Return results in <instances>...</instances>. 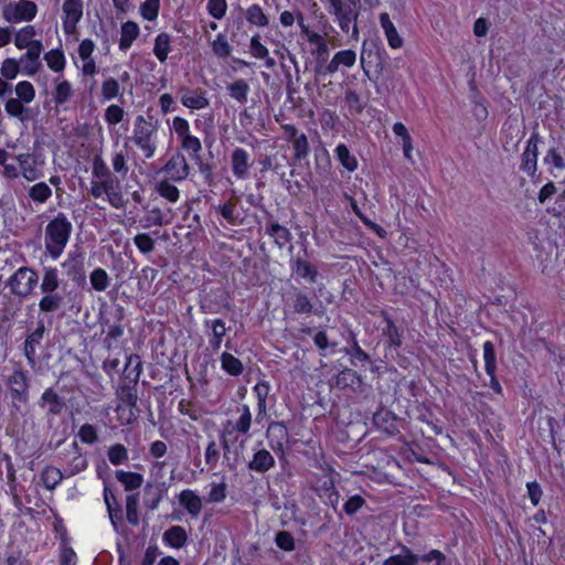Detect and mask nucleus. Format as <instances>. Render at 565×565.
<instances>
[{"label":"nucleus","instance_id":"nucleus-1","mask_svg":"<svg viewBox=\"0 0 565 565\" xmlns=\"http://www.w3.org/2000/svg\"><path fill=\"white\" fill-rule=\"evenodd\" d=\"M73 233V223L68 216L58 212L44 227V253L52 260H57L64 253Z\"/></svg>","mask_w":565,"mask_h":565},{"label":"nucleus","instance_id":"nucleus-2","mask_svg":"<svg viewBox=\"0 0 565 565\" xmlns=\"http://www.w3.org/2000/svg\"><path fill=\"white\" fill-rule=\"evenodd\" d=\"M236 418H230L222 425L221 443L225 450L244 448L252 427V412L248 405L242 404L235 409Z\"/></svg>","mask_w":565,"mask_h":565},{"label":"nucleus","instance_id":"nucleus-3","mask_svg":"<svg viewBox=\"0 0 565 565\" xmlns=\"http://www.w3.org/2000/svg\"><path fill=\"white\" fill-rule=\"evenodd\" d=\"M132 141L141 150L146 159L154 157L157 151V128L143 116L135 120Z\"/></svg>","mask_w":565,"mask_h":565},{"label":"nucleus","instance_id":"nucleus-4","mask_svg":"<svg viewBox=\"0 0 565 565\" xmlns=\"http://www.w3.org/2000/svg\"><path fill=\"white\" fill-rule=\"evenodd\" d=\"M38 6L31 0L9 1L2 7V18L9 24L31 22L38 14Z\"/></svg>","mask_w":565,"mask_h":565},{"label":"nucleus","instance_id":"nucleus-5","mask_svg":"<svg viewBox=\"0 0 565 565\" xmlns=\"http://www.w3.org/2000/svg\"><path fill=\"white\" fill-rule=\"evenodd\" d=\"M39 274L31 267H20L8 280L11 294L20 298L30 296L39 284Z\"/></svg>","mask_w":565,"mask_h":565},{"label":"nucleus","instance_id":"nucleus-6","mask_svg":"<svg viewBox=\"0 0 565 565\" xmlns=\"http://www.w3.org/2000/svg\"><path fill=\"white\" fill-rule=\"evenodd\" d=\"M62 29L66 35H73L77 31V25L83 18V0H65L62 6Z\"/></svg>","mask_w":565,"mask_h":565},{"label":"nucleus","instance_id":"nucleus-7","mask_svg":"<svg viewBox=\"0 0 565 565\" xmlns=\"http://www.w3.org/2000/svg\"><path fill=\"white\" fill-rule=\"evenodd\" d=\"M15 161L19 163L23 179L33 182L43 177V161L39 160L30 152H23L15 156Z\"/></svg>","mask_w":565,"mask_h":565},{"label":"nucleus","instance_id":"nucleus-8","mask_svg":"<svg viewBox=\"0 0 565 565\" xmlns=\"http://www.w3.org/2000/svg\"><path fill=\"white\" fill-rule=\"evenodd\" d=\"M356 62V53L351 49L338 51L332 58L324 65L320 66V73L323 75L334 74L342 68H351Z\"/></svg>","mask_w":565,"mask_h":565},{"label":"nucleus","instance_id":"nucleus-9","mask_svg":"<svg viewBox=\"0 0 565 565\" xmlns=\"http://www.w3.org/2000/svg\"><path fill=\"white\" fill-rule=\"evenodd\" d=\"M179 95L181 104L190 110H201L210 106L206 92L201 88L181 87Z\"/></svg>","mask_w":565,"mask_h":565},{"label":"nucleus","instance_id":"nucleus-10","mask_svg":"<svg viewBox=\"0 0 565 565\" xmlns=\"http://www.w3.org/2000/svg\"><path fill=\"white\" fill-rule=\"evenodd\" d=\"M162 171L167 174L166 179L172 180L173 182H181L188 178L190 167L182 153H175L168 160Z\"/></svg>","mask_w":565,"mask_h":565},{"label":"nucleus","instance_id":"nucleus-11","mask_svg":"<svg viewBox=\"0 0 565 565\" xmlns=\"http://www.w3.org/2000/svg\"><path fill=\"white\" fill-rule=\"evenodd\" d=\"M539 156V136L533 134L526 141V147L522 153L520 169L527 175H534L537 168Z\"/></svg>","mask_w":565,"mask_h":565},{"label":"nucleus","instance_id":"nucleus-12","mask_svg":"<svg viewBox=\"0 0 565 565\" xmlns=\"http://www.w3.org/2000/svg\"><path fill=\"white\" fill-rule=\"evenodd\" d=\"M95 43L90 39L83 40L78 45V57L81 60V71L85 76H94L97 73V65L93 57Z\"/></svg>","mask_w":565,"mask_h":565},{"label":"nucleus","instance_id":"nucleus-13","mask_svg":"<svg viewBox=\"0 0 565 565\" xmlns=\"http://www.w3.org/2000/svg\"><path fill=\"white\" fill-rule=\"evenodd\" d=\"M252 160L244 148H235L231 154V168L237 180H246L249 177Z\"/></svg>","mask_w":565,"mask_h":565},{"label":"nucleus","instance_id":"nucleus-14","mask_svg":"<svg viewBox=\"0 0 565 565\" xmlns=\"http://www.w3.org/2000/svg\"><path fill=\"white\" fill-rule=\"evenodd\" d=\"M74 95L73 84L64 75H57L53 79L52 102L55 106H63L70 103Z\"/></svg>","mask_w":565,"mask_h":565},{"label":"nucleus","instance_id":"nucleus-15","mask_svg":"<svg viewBox=\"0 0 565 565\" xmlns=\"http://www.w3.org/2000/svg\"><path fill=\"white\" fill-rule=\"evenodd\" d=\"M99 181L104 188L107 202L115 209H124L127 200L121 192L119 182L114 175L100 179Z\"/></svg>","mask_w":565,"mask_h":565},{"label":"nucleus","instance_id":"nucleus-16","mask_svg":"<svg viewBox=\"0 0 565 565\" xmlns=\"http://www.w3.org/2000/svg\"><path fill=\"white\" fill-rule=\"evenodd\" d=\"M207 332L209 347L213 352H217L221 349L223 339L226 334V326L222 319H207L204 321Z\"/></svg>","mask_w":565,"mask_h":565},{"label":"nucleus","instance_id":"nucleus-17","mask_svg":"<svg viewBox=\"0 0 565 565\" xmlns=\"http://www.w3.org/2000/svg\"><path fill=\"white\" fill-rule=\"evenodd\" d=\"M8 384L11 390L12 397L25 403L28 401V376L26 374L21 371L17 370L14 371L8 379Z\"/></svg>","mask_w":565,"mask_h":565},{"label":"nucleus","instance_id":"nucleus-18","mask_svg":"<svg viewBox=\"0 0 565 565\" xmlns=\"http://www.w3.org/2000/svg\"><path fill=\"white\" fill-rule=\"evenodd\" d=\"M178 500L181 507L192 516L198 518L203 508L202 498L192 489L182 490Z\"/></svg>","mask_w":565,"mask_h":565},{"label":"nucleus","instance_id":"nucleus-19","mask_svg":"<svg viewBox=\"0 0 565 565\" xmlns=\"http://www.w3.org/2000/svg\"><path fill=\"white\" fill-rule=\"evenodd\" d=\"M291 273L297 277L307 280L308 282H315L319 275L318 269L315 265L305 258L296 257L290 260Z\"/></svg>","mask_w":565,"mask_h":565},{"label":"nucleus","instance_id":"nucleus-20","mask_svg":"<svg viewBox=\"0 0 565 565\" xmlns=\"http://www.w3.org/2000/svg\"><path fill=\"white\" fill-rule=\"evenodd\" d=\"M45 333V326L43 321L38 322L36 328L31 332L24 341V355L30 363H34L36 356V349L41 344Z\"/></svg>","mask_w":565,"mask_h":565},{"label":"nucleus","instance_id":"nucleus-21","mask_svg":"<svg viewBox=\"0 0 565 565\" xmlns=\"http://www.w3.org/2000/svg\"><path fill=\"white\" fill-rule=\"evenodd\" d=\"M328 11L335 19L359 17V6L355 0H337L331 2L328 4Z\"/></svg>","mask_w":565,"mask_h":565},{"label":"nucleus","instance_id":"nucleus-22","mask_svg":"<svg viewBox=\"0 0 565 565\" xmlns=\"http://www.w3.org/2000/svg\"><path fill=\"white\" fill-rule=\"evenodd\" d=\"M140 35V26L135 21H126L120 26V38L118 47L121 52H127L134 42Z\"/></svg>","mask_w":565,"mask_h":565},{"label":"nucleus","instance_id":"nucleus-23","mask_svg":"<svg viewBox=\"0 0 565 565\" xmlns=\"http://www.w3.org/2000/svg\"><path fill=\"white\" fill-rule=\"evenodd\" d=\"M39 405L46 408L47 414L58 415L64 409L65 403L53 388H46L41 395Z\"/></svg>","mask_w":565,"mask_h":565},{"label":"nucleus","instance_id":"nucleus-24","mask_svg":"<svg viewBox=\"0 0 565 565\" xmlns=\"http://www.w3.org/2000/svg\"><path fill=\"white\" fill-rule=\"evenodd\" d=\"M267 437L274 451H282L288 440V430L282 423H273L268 427Z\"/></svg>","mask_w":565,"mask_h":565},{"label":"nucleus","instance_id":"nucleus-25","mask_svg":"<svg viewBox=\"0 0 565 565\" xmlns=\"http://www.w3.org/2000/svg\"><path fill=\"white\" fill-rule=\"evenodd\" d=\"M61 285L60 273L56 267L44 266L42 269L41 292H55Z\"/></svg>","mask_w":565,"mask_h":565},{"label":"nucleus","instance_id":"nucleus-26","mask_svg":"<svg viewBox=\"0 0 565 565\" xmlns=\"http://www.w3.org/2000/svg\"><path fill=\"white\" fill-rule=\"evenodd\" d=\"M543 161L554 178H565V161L556 149H550Z\"/></svg>","mask_w":565,"mask_h":565},{"label":"nucleus","instance_id":"nucleus-27","mask_svg":"<svg viewBox=\"0 0 565 565\" xmlns=\"http://www.w3.org/2000/svg\"><path fill=\"white\" fill-rule=\"evenodd\" d=\"M46 66L57 75H63L66 67V57L62 49H52L43 56Z\"/></svg>","mask_w":565,"mask_h":565},{"label":"nucleus","instance_id":"nucleus-28","mask_svg":"<svg viewBox=\"0 0 565 565\" xmlns=\"http://www.w3.org/2000/svg\"><path fill=\"white\" fill-rule=\"evenodd\" d=\"M275 466V459L266 449L256 451L249 462V468L256 472H266Z\"/></svg>","mask_w":565,"mask_h":565},{"label":"nucleus","instance_id":"nucleus-29","mask_svg":"<svg viewBox=\"0 0 565 565\" xmlns=\"http://www.w3.org/2000/svg\"><path fill=\"white\" fill-rule=\"evenodd\" d=\"M162 540L173 548H181L188 541V534L182 526L173 525L163 533Z\"/></svg>","mask_w":565,"mask_h":565},{"label":"nucleus","instance_id":"nucleus-30","mask_svg":"<svg viewBox=\"0 0 565 565\" xmlns=\"http://www.w3.org/2000/svg\"><path fill=\"white\" fill-rule=\"evenodd\" d=\"M249 90L248 83L243 78H237L227 85L228 95L241 105L247 103Z\"/></svg>","mask_w":565,"mask_h":565},{"label":"nucleus","instance_id":"nucleus-31","mask_svg":"<svg viewBox=\"0 0 565 565\" xmlns=\"http://www.w3.org/2000/svg\"><path fill=\"white\" fill-rule=\"evenodd\" d=\"M172 36L166 32L159 33L154 39L153 54L160 63H164L171 52Z\"/></svg>","mask_w":565,"mask_h":565},{"label":"nucleus","instance_id":"nucleus-32","mask_svg":"<svg viewBox=\"0 0 565 565\" xmlns=\"http://www.w3.org/2000/svg\"><path fill=\"white\" fill-rule=\"evenodd\" d=\"M136 399L137 398L135 396L129 395L126 401H124L117 406V418L121 425H129L136 419V414L134 411Z\"/></svg>","mask_w":565,"mask_h":565},{"label":"nucleus","instance_id":"nucleus-33","mask_svg":"<svg viewBox=\"0 0 565 565\" xmlns=\"http://www.w3.org/2000/svg\"><path fill=\"white\" fill-rule=\"evenodd\" d=\"M373 422L380 429H383L390 435L397 430L395 416L386 409L376 412L373 416Z\"/></svg>","mask_w":565,"mask_h":565},{"label":"nucleus","instance_id":"nucleus-34","mask_svg":"<svg viewBox=\"0 0 565 565\" xmlns=\"http://www.w3.org/2000/svg\"><path fill=\"white\" fill-rule=\"evenodd\" d=\"M172 182L169 179L159 180L156 184V191L170 203H175L180 199V191Z\"/></svg>","mask_w":565,"mask_h":565},{"label":"nucleus","instance_id":"nucleus-35","mask_svg":"<svg viewBox=\"0 0 565 565\" xmlns=\"http://www.w3.org/2000/svg\"><path fill=\"white\" fill-rule=\"evenodd\" d=\"M43 297L39 301V308L43 312H53L58 310L64 301V297L55 292H42Z\"/></svg>","mask_w":565,"mask_h":565},{"label":"nucleus","instance_id":"nucleus-36","mask_svg":"<svg viewBox=\"0 0 565 565\" xmlns=\"http://www.w3.org/2000/svg\"><path fill=\"white\" fill-rule=\"evenodd\" d=\"M221 367L224 372L232 376H238L243 373L244 366L241 360L228 352L221 354Z\"/></svg>","mask_w":565,"mask_h":565},{"label":"nucleus","instance_id":"nucleus-37","mask_svg":"<svg viewBox=\"0 0 565 565\" xmlns=\"http://www.w3.org/2000/svg\"><path fill=\"white\" fill-rule=\"evenodd\" d=\"M36 35L35 26L28 24L15 32L14 45L19 50H23L34 44L33 38Z\"/></svg>","mask_w":565,"mask_h":565},{"label":"nucleus","instance_id":"nucleus-38","mask_svg":"<svg viewBox=\"0 0 565 565\" xmlns=\"http://www.w3.org/2000/svg\"><path fill=\"white\" fill-rule=\"evenodd\" d=\"M52 189L45 182H38L33 184L29 191L28 195L30 200L36 204H44L52 196Z\"/></svg>","mask_w":565,"mask_h":565},{"label":"nucleus","instance_id":"nucleus-39","mask_svg":"<svg viewBox=\"0 0 565 565\" xmlns=\"http://www.w3.org/2000/svg\"><path fill=\"white\" fill-rule=\"evenodd\" d=\"M117 480L124 484L127 491H131L141 487L143 478L140 473L118 470L116 472Z\"/></svg>","mask_w":565,"mask_h":565},{"label":"nucleus","instance_id":"nucleus-40","mask_svg":"<svg viewBox=\"0 0 565 565\" xmlns=\"http://www.w3.org/2000/svg\"><path fill=\"white\" fill-rule=\"evenodd\" d=\"M334 152L342 167L349 172H354L358 169V160L345 145H338Z\"/></svg>","mask_w":565,"mask_h":565},{"label":"nucleus","instance_id":"nucleus-41","mask_svg":"<svg viewBox=\"0 0 565 565\" xmlns=\"http://www.w3.org/2000/svg\"><path fill=\"white\" fill-rule=\"evenodd\" d=\"M417 561L418 557L404 546L399 553L386 558L383 565H415Z\"/></svg>","mask_w":565,"mask_h":565},{"label":"nucleus","instance_id":"nucleus-42","mask_svg":"<svg viewBox=\"0 0 565 565\" xmlns=\"http://www.w3.org/2000/svg\"><path fill=\"white\" fill-rule=\"evenodd\" d=\"M266 233L271 236L280 247H284L291 238L289 230L276 222L267 226Z\"/></svg>","mask_w":565,"mask_h":565},{"label":"nucleus","instance_id":"nucleus-43","mask_svg":"<svg viewBox=\"0 0 565 565\" xmlns=\"http://www.w3.org/2000/svg\"><path fill=\"white\" fill-rule=\"evenodd\" d=\"M160 6V0H145L139 7V13L143 20L156 21L159 15Z\"/></svg>","mask_w":565,"mask_h":565},{"label":"nucleus","instance_id":"nucleus-44","mask_svg":"<svg viewBox=\"0 0 565 565\" xmlns=\"http://www.w3.org/2000/svg\"><path fill=\"white\" fill-rule=\"evenodd\" d=\"M62 479L61 470L55 467H46L41 473V480L47 490L55 489Z\"/></svg>","mask_w":565,"mask_h":565},{"label":"nucleus","instance_id":"nucleus-45","mask_svg":"<svg viewBox=\"0 0 565 565\" xmlns=\"http://www.w3.org/2000/svg\"><path fill=\"white\" fill-rule=\"evenodd\" d=\"M269 392H270V386L267 382H258L253 387V393L255 394V396L257 398V408H258L259 414L266 413V408H267L266 399H267Z\"/></svg>","mask_w":565,"mask_h":565},{"label":"nucleus","instance_id":"nucleus-46","mask_svg":"<svg viewBox=\"0 0 565 565\" xmlns=\"http://www.w3.org/2000/svg\"><path fill=\"white\" fill-rule=\"evenodd\" d=\"M90 285L96 291H104L109 286V276L103 268H96L89 276Z\"/></svg>","mask_w":565,"mask_h":565},{"label":"nucleus","instance_id":"nucleus-47","mask_svg":"<svg viewBox=\"0 0 565 565\" xmlns=\"http://www.w3.org/2000/svg\"><path fill=\"white\" fill-rule=\"evenodd\" d=\"M211 47H212L213 53L217 57H222V58L230 56L231 52H232V47H231L225 34H223V33H220L216 35V38L211 43Z\"/></svg>","mask_w":565,"mask_h":565},{"label":"nucleus","instance_id":"nucleus-48","mask_svg":"<svg viewBox=\"0 0 565 565\" xmlns=\"http://www.w3.org/2000/svg\"><path fill=\"white\" fill-rule=\"evenodd\" d=\"M246 19L250 24L257 26H266L268 24V18L258 4H252L247 8Z\"/></svg>","mask_w":565,"mask_h":565},{"label":"nucleus","instance_id":"nucleus-49","mask_svg":"<svg viewBox=\"0 0 565 565\" xmlns=\"http://www.w3.org/2000/svg\"><path fill=\"white\" fill-rule=\"evenodd\" d=\"M17 99L30 104L35 98V89L28 81H21L15 85Z\"/></svg>","mask_w":565,"mask_h":565},{"label":"nucleus","instance_id":"nucleus-50","mask_svg":"<svg viewBox=\"0 0 565 565\" xmlns=\"http://www.w3.org/2000/svg\"><path fill=\"white\" fill-rule=\"evenodd\" d=\"M138 504H139V495L137 493L129 494L127 497V499H126V518H127V521L132 525H137L139 523Z\"/></svg>","mask_w":565,"mask_h":565},{"label":"nucleus","instance_id":"nucleus-51","mask_svg":"<svg viewBox=\"0 0 565 565\" xmlns=\"http://www.w3.org/2000/svg\"><path fill=\"white\" fill-rule=\"evenodd\" d=\"M483 360H484V370L487 374L495 373L497 370V359L495 351L492 342L486 341L483 343Z\"/></svg>","mask_w":565,"mask_h":565},{"label":"nucleus","instance_id":"nucleus-52","mask_svg":"<svg viewBox=\"0 0 565 565\" xmlns=\"http://www.w3.org/2000/svg\"><path fill=\"white\" fill-rule=\"evenodd\" d=\"M100 90L105 100H111L119 95V82L114 77H108L103 82Z\"/></svg>","mask_w":565,"mask_h":565},{"label":"nucleus","instance_id":"nucleus-53","mask_svg":"<svg viewBox=\"0 0 565 565\" xmlns=\"http://www.w3.org/2000/svg\"><path fill=\"white\" fill-rule=\"evenodd\" d=\"M0 72H1L2 78L7 79V81L14 79L20 72L19 62L12 57L6 58L1 64Z\"/></svg>","mask_w":565,"mask_h":565},{"label":"nucleus","instance_id":"nucleus-54","mask_svg":"<svg viewBox=\"0 0 565 565\" xmlns=\"http://www.w3.org/2000/svg\"><path fill=\"white\" fill-rule=\"evenodd\" d=\"M171 129L177 135V137L180 141H182L184 138H186L191 135L190 124L183 117H179V116L174 117L172 119Z\"/></svg>","mask_w":565,"mask_h":565},{"label":"nucleus","instance_id":"nucleus-55","mask_svg":"<svg viewBox=\"0 0 565 565\" xmlns=\"http://www.w3.org/2000/svg\"><path fill=\"white\" fill-rule=\"evenodd\" d=\"M206 10L211 17L221 20L226 14L227 2L226 0H209Z\"/></svg>","mask_w":565,"mask_h":565},{"label":"nucleus","instance_id":"nucleus-56","mask_svg":"<svg viewBox=\"0 0 565 565\" xmlns=\"http://www.w3.org/2000/svg\"><path fill=\"white\" fill-rule=\"evenodd\" d=\"M295 158L298 160L305 159L309 154V142L305 134H300L292 140Z\"/></svg>","mask_w":565,"mask_h":565},{"label":"nucleus","instance_id":"nucleus-57","mask_svg":"<svg viewBox=\"0 0 565 565\" xmlns=\"http://www.w3.org/2000/svg\"><path fill=\"white\" fill-rule=\"evenodd\" d=\"M226 499V483L225 482H212L211 489L207 495V501L212 503H220Z\"/></svg>","mask_w":565,"mask_h":565},{"label":"nucleus","instance_id":"nucleus-58","mask_svg":"<svg viewBox=\"0 0 565 565\" xmlns=\"http://www.w3.org/2000/svg\"><path fill=\"white\" fill-rule=\"evenodd\" d=\"M134 243L142 254H149L154 249V241L147 233L137 234L134 237Z\"/></svg>","mask_w":565,"mask_h":565},{"label":"nucleus","instance_id":"nucleus-59","mask_svg":"<svg viewBox=\"0 0 565 565\" xmlns=\"http://www.w3.org/2000/svg\"><path fill=\"white\" fill-rule=\"evenodd\" d=\"M108 459L115 466L126 461L128 459V451L126 447L121 444L111 446L108 450Z\"/></svg>","mask_w":565,"mask_h":565},{"label":"nucleus","instance_id":"nucleus-60","mask_svg":"<svg viewBox=\"0 0 565 565\" xmlns=\"http://www.w3.org/2000/svg\"><path fill=\"white\" fill-rule=\"evenodd\" d=\"M124 109L120 106L113 104L106 108L104 118L108 125L115 126L124 119Z\"/></svg>","mask_w":565,"mask_h":565},{"label":"nucleus","instance_id":"nucleus-61","mask_svg":"<svg viewBox=\"0 0 565 565\" xmlns=\"http://www.w3.org/2000/svg\"><path fill=\"white\" fill-rule=\"evenodd\" d=\"M78 438L82 443L93 445L97 441V430L90 424H84L78 430Z\"/></svg>","mask_w":565,"mask_h":565},{"label":"nucleus","instance_id":"nucleus-62","mask_svg":"<svg viewBox=\"0 0 565 565\" xmlns=\"http://www.w3.org/2000/svg\"><path fill=\"white\" fill-rule=\"evenodd\" d=\"M111 166L116 173L126 177L128 173V164L126 156L122 151L114 152L111 156Z\"/></svg>","mask_w":565,"mask_h":565},{"label":"nucleus","instance_id":"nucleus-63","mask_svg":"<svg viewBox=\"0 0 565 565\" xmlns=\"http://www.w3.org/2000/svg\"><path fill=\"white\" fill-rule=\"evenodd\" d=\"M313 309L311 301L305 294L298 292L294 300V310L297 313H310Z\"/></svg>","mask_w":565,"mask_h":565},{"label":"nucleus","instance_id":"nucleus-64","mask_svg":"<svg viewBox=\"0 0 565 565\" xmlns=\"http://www.w3.org/2000/svg\"><path fill=\"white\" fill-rule=\"evenodd\" d=\"M23 104L17 98H10L7 100L4 109L9 116L22 119L25 110Z\"/></svg>","mask_w":565,"mask_h":565}]
</instances>
